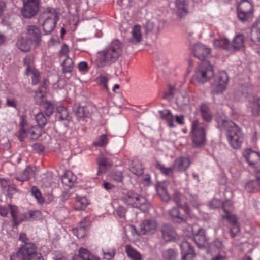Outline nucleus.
I'll use <instances>...</instances> for the list:
<instances>
[{
  "mask_svg": "<svg viewBox=\"0 0 260 260\" xmlns=\"http://www.w3.org/2000/svg\"><path fill=\"white\" fill-rule=\"evenodd\" d=\"M161 237L166 242L178 239V236L175 229L169 224H164L161 229Z\"/></svg>",
  "mask_w": 260,
  "mask_h": 260,
  "instance_id": "11",
  "label": "nucleus"
},
{
  "mask_svg": "<svg viewBox=\"0 0 260 260\" xmlns=\"http://www.w3.org/2000/svg\"><path fill=\"white\" fill-rule=\"evenodd\" d=\"M10 260H44L42 254L37 252L35 244L20 246L10 257Z\"/></svg>",
  "mask_w": 260,
  "mask_h": 260,
  "instance_id": "4",
  "label": "nucleus"
},
{
  "mask_svg": "<svg viewBox=\"0 0 260 260\" xmlns=\"http://www.w3.org/2000/svg\"><path fill=\"white\" fill-rule=\"evenodd\" d=\"M18 46L20 50L23 52H27L30 49V44L24 39H22L18 42Z\"/></svg>",
  "mask_w": 260,
  "mask_h": 260,
  "instance_id": "52",
  "label": "nucleus"
},
{
  "mask_svg": "<svg viewBox=\"0 0 260 260\" xmlns=\"http://www.w3.org/2000/svg\"><path fill=\"white\" fill-rule=\"evenodd\" d=\"M200 111L203 119L207 122H209L212 120V115L208 106L205 104H202L200 106Z\"/></svg>",
  "mask_w": 260,
  "mask_h": 260,
  "instance_id": "38",
  "label": "nucleus"
},
{
  "mask_svg": "<svg viewBox=\"0 0 260 260\" xmlns=\"http://www.w3.org/2000/svg\"><path fill=\"white\" fill-rule=\"evenodd\" d=\"M56 117L59 121L69 120V112L67 108L61 105L57 106Z\"/></svg>",
  "mask_w": 260,
  "mask_h": 260,
  "instance_id": "23",
  "label": "nucleus"
},
{
  "mask_svg": "<svg viewBox=\"0 0 260 260\" xmlns=\"http://www.w3.org/2000/svg\"><path fill=\"white\" fill-rule=\"evenodd\" d=\"M175 3L178 15L182 18L188 13V0H176Z\"/></svg>",
  "mask_w": 260,
  "mask_h": 260,
  "instance_id": "21",
  "label": "nucleus"
},
{
  "mask_svg": "<svg viewBox=\"0 0 260 260\" xmlns=\"http://www.w3.org/2000/svg\"><path fill=\"white\" fill-rule=\"evenodd\" d=\"M29 73H31L32 74V84L33 85H36L40 81V72L36 70V69H35L30 71Z\"/></svg>",
  "mask_w": 260,
  "mask_h": 260,
  "instance_id": "59",
  "label": "nucleus"
},
{
  "mask_svg": "<svg viewBox=\"0 0 260 260\" xmlns=\"http://www.w3.org/2000/svg\"><path fill=\"white\" fill-rule=\"evenodd\" d=\"M219 124L226 131L230 146L234 149H239L243 141V135L241 129L230 120H222Z\"/></svg>",
  "mask_w": 260,
  "mask_h": 260,
  "instance_id": "2",
  "label": "nucleus"
},
{
  "mask_svg": "<svg viewBox=\"0 0 260 260\" xmlns=\"http://www.w3.org/2000/svg\"><path fill=\"white\" fill-rule=\"evenodd\" d=\"M90 254L86 249L81 248L79 250L78 255H74L72 260H87Z\"/></svg>",
  "mask_w": 260,
  "mask_h": 260,
  "instance_id": "40",
  "label": "nucleus"
},
{
  "mask_svg": "<svg viewBox=\"0 0 260 260\" xmlns=\"http://www.w3.org/2000/svg\"><path fill=\"white\" fill-rule=\"evenodd\" d=\"M208 247L211 250L215 252H220L223 247L222 243L219 240H215L210 245L208 244Z\"/></svg>",
  "mask_w": 260,
  "mask_h": 260,
  "instance_id": "42",
  "label": "nucleus"
},
{
  "mask_svg": "<svg viewBox=\"0 0 260 260\" xmlns=\"http://www.w3.org/2000/svg\"><path fill=\"white\" fill-rule=\"evenodd\" d=\"M246 187L248 188H253L254 189H259L260 188V184L256 180L249 182L246 184Z\"/></svg>",
  "mask_w": 260,
  "mask_h": 260,
  "instance_id": "64",
  "label": "nucleus"
},
{
  "mask_svg": "<svg viewBox=\"0 0 260 260\" xmlns=\"http://www.w3.org/2000/svg\"><path fill=\"white\" fill-rule=\"evenodd\" d=\"M97 79L99 81L100 83L102 84L107 90H108L107 82L108 81V78L107 76L105 74H100Z\"/></svg>",
  "mask_w": 260,
  "mask_h": 260,
  "instance_id": "61",
  "label": "nucleus"
},
{
  "mask_svg": "<svg viewBox=\"0 0 260 260\" xmlns=\"http://www.w3.org/2000/svg\"><path fill=\"white\" fill-rule=\"evenodd\" d=\"M162 256L165 260H176L178 253L175 249L169 248L162 251Z\"/></svg>",
  "mask_w": 260,
  "mask_h": 260,
  "instance_id": "32",
  "label": "nucleus"
},
{
  "mask_svg": "<svg viewBox=\"0 0 260 260\" xmlns=\"http://www.w3.org/2000/svg\"><path fill=\"white\" fill-rule=\"evenodd\" d=\"M214 75L213 66L208 61L204 60L198 63L195 73L190 79V82L195 85L204 84L209 81Z\"/></svg>",
  "mask_w": 260,
  "mask_h": 260,
  "instance_id": "3",
  "label": "nucleus"
},
{
  "mask_svg": "<svg viewBox=\"0 0 260 260\" xmlns=\"http://www.w3.org/2000/svg\"><path fill=\"white\" fill-rule=\"evenodd\" d=\"M193 240L199 248H204L208 246V238L205 230L200 228L194 234Z\"/></svg>",
  "mask_w": 260,
  "mask_h": 260,
  "instance_id": "12",
  "label": "nucleus"
},
{
  "mask_svg": "<svg viewBox=\"0 0 260 260\" xmlns=\"http://www.w3.org/2000/svg\"><path fill=\"white\" fill-rule=\"evenodd\" d=\"M238 11H252L253 6L248 0H241L237 7Z\"/></svg>",
  "mask_w": 260,
  "mask_h": 260,
  "instance_id": "39",
  "label": "nucleus"
},
{
  "mask_svg": "<svg viewBox=\"0 0 260 260\" xmlns=\"http://www.w3.org/2000/svg\"><path fill=\"white\" fill-rule=\"evenodd\" d=\"M157 228V223L155 220H145L140 224V234L154 233Z\"/></svg>",
  "mask_w": 260,
  "mask_h": 260,
  "instance_id": "10",
  "label": "nucleus"
},
{
  "mask_svg": "<svg viewBox=\"0 0 260 260\" xmlns=\"http://www.w3.org/2000/svg\"><path fill=\"white\" fill-rule=\"evenodd\" d=\"M122 44L118 40H114L105 49L99 52L96 59L98 67H103L115 62L122 54Z\"/></svg>",
  "mask_w": 260,
  "mask_h": 260,
  "instance_id": "1",
  "label": "nucleus"
},
{
  "mask_svg": "<svg viewBox=\"0 0 260 260\" xmlns=\"http://www.w3.org/2000/svg\"><path fill=\"white\" fill-rule=\"evenodd\" d=\"M45 12L49 15L46 17L42 25L45 34L47 35L54 29L59 18L58 13L53 8H47Z\"/></svg>",
  "mask_w": 260,
  "mask_h": 260,
  "instance_id": "8",
  "label": "nucleus"
},
{
  "mask_svg": "<svg viewBox=\"0 0 260 260\" xmlns=\"http://www.w3.org/2000/svg\"><path fill=\"white\" fill-rule=\"evenodd\" d=\"M62 183L69 187L73 186L76 181V176L71 171H67L62 177Z\"/></svg>",
  "mask_w": 260,
  "mask_h": 260,
  "instance_id": "25",
  "label": "nucleus"
},
{
  "mask_svg": "<svg viewBox=\"0 0 260 260\" xmlns=\"http://www.w3.org/2000/svg\"><path fill=\"white\" fill-rule=\"evenodd\" d=\"M108 141L107 137L105 135L100 136L97 140L94 142V145L96 146L103 147L107 144Z\"/></svg>",
  "mask_w": 260,
  "mask_h": 260,
  "instance_id": "53",
  "label": "nucleus"
},
{
  "mask_svg": "<svg viewBox=\"0 0 260 260\" xmlns=\"http://www.w3.org/2000/svg\"><path fill=\"white\" fill-rule=\"evenodd\" d=\"M194 56L201 60L203 61L206 56L210 53V49L204 45L197 44L193 47Z\"/></svg>",
  "mask_w": 260,
  "mask_h": 260,
  "instance_id": "14",
  "label": "nucleus"
},
{
  "mask_svg": "<svg viewBox=\"0 0 260 260\" xmlns=\"http://www.w3.org/2000/svg\"><path fill=\"white\" fill-rule=\"evenodd\" d=\"M23 3V8L21 13L26 18L34 17L39 10L38 0H22Z\"/></svg>",
  "mask_w": 260,
  "mask_h": 260,
  "instance_id": "9",
  "label": "nucleus"
},
{
  "mask_svg": "<svg viewBox=\"0 0 260 260\" xmlns=\"http://www.w3.org/2000/svg\"><path fill=\"white\" fill-rule=\"evenodd\" d=\"M162 119L166 120L168 125L170 127H174L173 116L169 110H164L159 112Z\"/></svg>",
  "mask_w": 260,
  "mask_h": 260,
  "instance_id": "35",
  "label": "nucleus"
},
{
  "mask_svg": "<svg viewBox=\"0 0 260 260\" xmlns=\"http://www.w3.org/2000/svg\"><path fill=\"white\" fill-rule=\"evenodd\" d=\"M61 66L62 67V73L64 74H70L74 67V63L72 59L66 57V59L62 62Z\"/></svg>",
  "mask_w": 260,
  "mask_h": 260,
  "instance_id": "30",
  "label": "nucleus"
},
{
  "mask_svg": "<svg viewBox=\"0 0 260 260\" xmlns=\"http://www.w3.org/2000/svg\"><path fill=\"white\" fill-rule=\"evenodd\" d=\"M87 205L86 199L84 197H77V201L74 208L76 210H84Z\"/></svg>",
  "mask_w": 260,
  "mask_h": 260,
  "instance_id": "43",
  "label": "nucleus"
},
{
  "mask_svg": "<svg viewBox=\"0 0 260 260\" xmlns=\"http://www.w3.org/2000/svg\"><path fill=\"white\" fill-rule=\"evenodd\" d=\"M173 199L177 206H182V203H183L182 196L179 191H174Z\"/></svg>",
  "mask_w": 260,
  "mask_h": 260,
  "instance_id": "58",
  "label": "nucleus"
},
{
  "mask_svg": "<svg viewBox=\"0 0 260 260\" xmlns=\"http://www.w3.org/2000/svg\"><path fill=\"white\" fill-rule=\"evenodd\" d=\"M43 107L47 116H51L54 112V107L53 104L49 101H46L43 103Z\"/></svg>",
  "mask_w": 260,
  "mask_h": 260,
  "instance_id": "48",
  "label": "nucleus"
},
{
  "mask_svg": "<svg viewBox=\"0 0 260 260\" xmlns=\"http://www.w3.org/2000/svg\"><path fill=\"white\" fill-rule=\"evenodd\" d=\"M102 252L104 258L107 260H111L115 254V250L114 248L110 249L108 250L103 249Z\"/></svg>",
  "mask_w": 260,
  "mask_h": 260,
  "instance_id": "55",
  "label": "nucleus"
},
{
  "mask_svg": "<svg viewBox=\"0 0 260 260\" xmlns=\"http://www.w3.org/2000/svg\"><path fill=\"white\" fill-rule=\"evenodd\" d=\"M131 34L132 37L128 39V42L133 44L139 43L142 37L141 33V26L139 25H134L132 28Z\"/></svg>",
  "mask_w": 260,
  "mask_h": 260,
  "instance_id": "19",
  "label": "nucleus"
},
{
  "mask_svg": "<svg viewBox=\"0 0 260 260\" xmlns=\"http://www.w3.org/2000/svg\"><path fill=\"white\" fill-rule=\"evenodd\" d=\"M98 172L97 174L99 175L109 168L112 166V162L110 158L105 157L102 154L98 160Z\"/></svg>",
  "mask_w": 260,
  "mask_h": 260,
  "instance_id": "17",
  "label": "nucleus"
},
{
  "mask_svg": "<svg viewBox=\"0 0 260 260\" xmlns=\"http://www.w3.org/2000/svg\"><path fill=\"white\" fill-rule=\"evenodd\" d=\"M23 64L26 67L25 74L28 75L29 72L35 70L34 57L32 55H28L23 59Z\"/></svg>",
  "mask_w": 260,
  "mask_h": 260,
  "instance_id": "28",
  "label": "nucleus"
},
{
  "mask_svg": "<svg viewBox=\"0 0 260 260\" xmlns=\"http://www.w3.org/2000/svg\"><path fill=\"white\" fill-rule=\"evenodd\" d=\"M189 101L188 96L186 95L180 94L177 97L176 103L178 106L181 107L183 105L188 104Z\"/></svg>",
  "mask_w": 260,
  "mask_h": 260,
  "instance_id": "50",
  "label": "nucleus"
},
{
  "mask_svg": "<svg viewBox=\"0 0 260 260\" xmlns=\"http://www.w3.org/2000/svg\"><path fill=\"white\" fill-rule=\"evenodd\" d=\"M222 209L224 211L225 214L223 215V217L228 219V216H236L232 213L233 209V205L230 200H226L222 203Z\"/></svg>",
  "mask_w": 260,
  "mask_h": 260,
  "instance_id": "37",
  "label": "nucleus"
},
{
  "mask_svg": "<svg viewBox=\"0 0 260 260\" xmlns=\"http://www.w3.org/2000/svg\"><path fill=\"white\" fill-rule=\"evenodd\" d=\"M41 129L40 128L32 126L31 128L29 130L31 139H37L39 138L41 135Z\"/></svg>",
  "mask_w": 260,
  "mask_h": 260,
  "instance_id": "54",
  "label": "nucleus"
},
{
  "mask_svg": "<svg viewBox=\"0 0 260 260\" xmlns=\"http://www.w3.org/2000/svg\"><path fill=\"white\" fill-rule=\"evenodd\" d=\"M19 240L21 241L23 244L21 246H28V244H35L32 242L27 237L26 234L24 233L20 234L19 236Z\"/></svg>",
  "mask_w": 260,
  "mask_h": 260,
  "instance_id": "56",
  "label": "nucleus"
},
{
  "mask_svg": "<svg viewBox=\"0 0 260 260\" xmlns=\"http://www.w3.org/2000/svg\"><path fill=\"white\" fill-rule=\"evenodd\" d=\"M156 189L157 193L161 199L165 202H168L170 197L164 185L161 184H158L156 186Z\"/></svg>",
  "mask_w": 260,
  "mask_h": 260,
  "instance_id": "29",
  "label": "nucleus"
},
{
  "mask_svg": "<svg viewBox=\"0 0 260 260\" xmlns=\"http://www.w3.org/2000/svg\"><path fill=\"white\" fill-rule=\"evenodd\" d=\"M110 179L116 182H120L122 181V176L121 173L118 172L116 173H112L110 176Z\"/></svg>",
  "mask_w": 260,
  "mask_h": 260,
  "instance_id": "63",
  "label": "nucleus"
},
{
  "mask_svg": "<svg viewBox=\"0 0 260 260\" xmlns=\"http://www.w3.org/2000/svg\"><path fill=\"white\" fill-rule=\"evenodd\" d=\"M125 252L127 256L133 260H141L140 253L134 249L131 245H126Z\"/></svg>",
  "mask_w": 260,
  "mask_h": 260,
  "instance_id": "36",
  "label": "nucleus"
},
{
  "mask_svg": "<svg viewBox=\"0 0 260 260\" xmlns=\"http://www.w3.org/2000/svg\"><path fill=\"white\" fill-rule=\"evenodd\" d=\"M34 170L31 167H27L20 174H16L15 178L19 181H28L33 176Z\"/></svg>",
  "mask_w": 260,
  "mask_h": 260,
  "instance_id": "20",
  "label": "nucleus"
},
{
  "mask_svg": "<svg viewBox=\"0 0 260 260\" xmlns=\"http://www.w3.org/2000/svg\"><path fill=\"white\" fill-rule=\"evenodd\" d=\"M74 111L75 115L79 120L84 118H88L91 115L89 107L87 106L75 105L74 106Z\"/></svg>",
  "mask_w": 260,
  "mask_h": 260,
  "instance_id": "16",
  "label": "nucleus"
},
{
  "mask_svg": "<svg viewBox=\"0 0 260 260\" xmlns=\"http://www.w3.org/2000/svg\"><path fill=\"white\" fill-rule=\"evenodd\" d=\"M182 260H192L196 254L193 248L187 241L182 242L180 245Z\"/></svg>",
  "mask_w": 260,
  "mask_h": 260,
  "instance_id": "13",
  "label": "nucleus"
},
{
  "mask_svg": "<svg viewBox=\"0 0 260 260\" xmlns=\"http://www.w3.org/2000/svg\"><path fill=\"white\" fill-rule=\"evenodd\" d=\"M31 194L36 198L39 203L43 202V199L39 189L36 186H33L31 188Z\"/></svg>",
  "mask_w": 260,
  "mask_h": 260,
  "instance_id": "57",
  "label": "nucleus"
},
{
  "mask_svg": "<svg viewBox=\"0 0 260 260\" xmlns=\"http://www.w3.org/2000/svg\"><path fill=\"white\" fill-rule=\"evenodd\" d=\"M243 156L250 165H253L255 164V161L253 160L254 158L256 157L260 159L259 153L253 151L251 149H247L245 150L243 152Z\"/></svg>",
  "mask_w": 260,
  "mask_h": 260,
  "instance_id": "27",
  "label": "nucleus"
},
{
  "mask_svg": "<svg viewBox=\"0 0 260 260\" xmlns=\"http://www.w3.org/2000/svg\"><path fill=\"white\" fill-rule=\"evenodd\" d=\"M27 31L29 39L36 44H39L41 40V34L39 29L32 25L28 26Z\"/></svg>",
  "mask_w": 260,
  "mask_h": 260,
  "instance_id": "15",
  "label": "nucleus"
},
{
  "mask_svg": "<svg viewBox=\"0 0 260 260\" xmlns=\"http://www.w3.org/2000/svg\"><path fill=\"white\" fill-rule=\"evenodd\" d=\"M87 234L85 225H81L77 229V236L79 238H84Z\"/></svg>",
  "mask_w": 260,
  "mask_h": 260,
  "instance_id": "60",
  "label": "nucleus"
},
{
  "mask_svg": "<svg viewBox=\"0 0 260 260\" xmlns=\"http://www.w3.org/2000/svg\"><path fill=\"white\" fill-rule=\"evenodd\" d=\"M184 197L193 206L197 207L199 205L197 197L190 193L187 188L184 190Z\"/></svg>",
  "mask_w": 260,
  "mask_h": 260,
  "instance_id": "44",
  "label": "nucleus"
},
{
  "mask_svg": "<svg viewBox=\"0 0 260 260\" xmlns=\"http://www.w3.org/2000/svg\"><path fill=\"white\" fill-rule=\"evenodd\" d=\"M252 11H238L237 10V16L242 22L248 21L252 15Z\"/></svg>",
  "mask_w": 260,
  "mask_h": 260,
  "instance_id": "45",
  "label": "nucleus"
},
{
  "mask_svg": "<svg viewBox=\"0 0 260 260\" xmlns=\"http://www.w3.org/2000/svg\"><path fill=\"white\" fill-rule=\"evenodd\" d=\"M43 88L46 89V85L44 83L42 84L38 90L36 91L35 98L36 99V102L37 104H40L43 101L44 98V95L42 94L43 91L42 89Z\"/></svg>",
  "mask_w": 260,
  "mask_h": 260,
  "instance_id": "51",
  "label": "nucleus"
},
{
  "mask_svg": "<svg viewBox=\"0 0 260 260\" xmlns=\"http://www.w3.org/2000/svg\"><path fill=\"white\" fill-rule=\"evenodd\" d=\"M244 37L242 34H238L234 38L232 46L235 50H238L243 46Z\"/></svg>",
  "mask_w": 260,
  "mask_h": 260,
  "instance_id": "34",
  "label": "nucleus"
},
{
  "mask_svg": "<svg viewBox=\"0 0 260 260\" xmlns=\"http://www.w3.org/2000/svg\"><path fill=\"white\" fill-rule=\"evenodd\" d=\"M9 207L10 209L11 215L13 219V227H17L19 225V222L17 221V207L12 205H9Z\"/></svg>",
  "mask_w": 260,
  "mask_h": 260,
  "instance_id": "47",
  "label": "nucleus"
},
{
  "mask_svg": "<svg viewBox=\"0 0 260 260\" xmlns=\"http://www.w3.org/2000/svg\"><path fill=\"white\" fill-rule=\"evenodd\" d=\"M122 200L125 204L137 208H140L147 202L143 196L133 191H128L123 193Z\"/></svg>",
  "mask_w": 260,
  "mask_h": 260,
  "instance_id": "7",
  "label": "nucleus"
},
{
  "mask_svg": "<svg viewBox=\"0 0 260 260\" xmlns=\"http://www.w3.org/2000/svg\"><path fill=\"white\" fill-rule=\"evenodd\" d=\"M35 119L40 129L43 128L47 123V118L42 112H39L35 116Z\"/></svg>",
  "mask_w": 260,
  "mask_h": 260,
  "instance_id": "41",
  "label": "nucleus"
},
{
  "mask_svg": "<svg viewBox=\"0 0 260 260\" xmlns=\"http://www.w3.org/2000/svg\"><path fill=\"white\" fill-rule=\"evenodd\" d=\"M250 107L253 116L260 115V97H253L250 103Z\"/></svg>",
  "mask_w": 260,
  "mask_h": 260,
  "instance_id": "24",
  "label": "nucleus"
},
{
  "mask_svg": "<svg viewBox=\"0 0 260 260\" xmlns=\"http://www.w3.org/2000/svg\"><path fill=\"white\" fill-rule=\"evenodd\" d=\"M207 128V125L200 123L198 120L192 121L190 134L192 144L194 147L201 148L205 145Z\"/></svg>",
  "mask_w": 260,
  "mask_h": 260,
  "instance_id": "5",
  "label": "nucleus"
},
{
  "mask_svg": "<svg viewBox=\"0 0 260 260\" xmlns=\"http://www.w3.org/2000/svg\"><path fill=\"white\" fill-rule=\"evenodd\" d=\"M156 168L159 169L161 173L167 176H170L173 174L174 167L166 168L163 165L157 162Z\"/></svg>",
  "mask_w": 260,
  "mask_h": 260,
  "instance_id": "49",
  "label": "nucleus"
},
{
  "mask_svg": "<svg viewBox=\"0 0 260 260\" xmlns=\"http://www.w3.org/2000/svg\"><path fill=\"white\" fill-rule=\"evenodd\" d=\"M190 160L186 157H181L176 160L175 167L179 171H184L188 168Z\"/></svg>",
  "mask_w": 260,
  "mask_h": 260,
  "instance_id": "26",
  "label": "nucleus"
},
{
  "mask_svg": "<svg viewBox=\"0 0 260 260\" xmlns=\"http://www.w3.org/2000/svg\"><path fill=\"white\" fill-rule=\"evenodd\" d=\"M231 225L230 233L232 238L237 236L240 231V226L237 222L236 216H228L227 219Z\"/></svg>",
  "mask_w": 260,
  "mask_h": 260,
  "instance_id": "18",
  "label": "nucleus"
},
{
  "mask_svg": "<svg viewBox=\"0 0 260 260\" xmlns=\"http://www.w3.org/2000/svg\"><path fill=\"white\" fill-rule=\"evenodd\" d=\"M215 47L222 48L225 49H229L230 44L229 41L225 38L219 37L216 39L213 43Z\"/></svg>",
  "mask_w": 260,
  "mask_h": 260,
  "instance_id": "33",
  "label": "nucleus"
},
{
  "mask_svg": "<svg viewBox=\"0 0 260 260\" xmlns=\"http://www.w3.org/2000/svg\"><path fill=\"white\" fill-rule=\"evenodd\" d=\"M229 78L225 72H221L217 75L211 85V92L213 94L222 93L226 88Z\"/></svg>",
  "mask_w": 260,
  "mask_h": 260,
  "instance_id": "6",
  "label": "nucleus"
},
{
  "mask_svg": "<svg viewBox=\"0 0 260 260\" xmlns=\"http://www.w3.org/2000/svg\"><path fill=\"white\" fill-rule=\"evenodd\" d=\"M169 215L175 222L179 223H185L187 219L186 216L180 214L179 210L176 207H174L170 210Z\"/></svg>",
  "mask_w": 260,
  "mask_h": 260,
  "instance_id": "22",
  "label": "nucleus"
},
{
  "mask_svg": "<svg viewBox=\"0 0 260 260\" xmlns=\"http://www.w3.org/2000/svg\"><path fill=\"white\" fill-rule=\"evenodd\" d=\"M251 36L253 41L260 42V21H256L253 25Z\"/></svg>",
  "mask_w": 260,
  "mask_h": 260,
  "instance_id": "31",
  "label": "nucleus"
},
{
  "mask_svg": "<svg viewBox=\"0 0 260 260\" xmlns=\"http://www.w3.org/2000/svg\"><path fill=\"white\" fill-rule=\"evenodd\" d=\"M28 221H31L37 218L40 215V212L38 210H30L28 212Z\"/></svg>",
  "mask_w": 260,
  "mask_h": 260,
  "instance_id": "62",
  "label": "nucleus"
},
{
  "mask_svg": "<svg viewBox=\"0 0 260 260\" xmlns=\"http://www.w3.org/2000/svg\"><path fill=\"white\" fill-rule=\"evenodd\" d=\"M130 171L134 174H135L138 176L142 175L143 173V168L142 166L139 162L133 164V166L130 168Z\"/></svg>",
  "mask_w": 260,
  "mask_h": 260,
  "instance_id": "46",
  "label": "nucleus"
}]
</instances>
